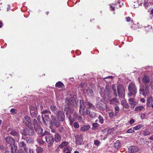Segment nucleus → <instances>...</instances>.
Returning a JSON list of instances; mask_svg holds the SVG:
<instances>
[{
	"label": "nucleus",
	"instance_id": "19",
	"mask_svg": "<svg viewBox=\"0 0 153 153\" xmlns=\"http://www.w3.org/2000/svg\"><path fill=\"white\" fill-rule=\"evenodd\" d=\"M33 124L36 131L38 134V122L37 120L35 119H33Z\"/></svg>",
	"mask_w": 153,
	"mask_h": 153
},
{
	"label": "nucleus",
	"instance_id": "64",
	"mask_svg": "<svg viewBox=\"0 0 153 153\" xmlns=\"http://www.w3.org/2000/svg\"><path fill=\"white\" fill-rule=\"evenodd\" d=\"M151 88L153 90V80L151 82Z\"/></svg>",
	"mask_w": 153,
	"mask_h": 153
},
{
	"label": "nucleus",
	"instance_id": "39",
	"mask_svg": "<svg viewBox=\"0 0 153 153\" xmlns=\"http://www.w3.org/2000/svg\"><path fill=\"white\" fill-rule=\"evenodd\" d=\"M87 92L89 95L91 96H92L94 94V92L92 90L88 89L87 90Z\"/></svg>",
	"mask_w": 153,
	"mask_h": 153
},
{
	"label": "nucleus",
	"instance_id": "29",
	"mask_svg": "<svg viewBox=\"0 0 153 153\" xmlns=\"http://www.w3.org/2000/svg\"><path fill=\"white\" fill-rule=\"evenodd\" d=\"M90 127L89 125L81 127L80 130L82 131H85L88 130Z\"/></svg>",
	"mask_w": 153,
	"mask_h": 153
},
{
	"label": "nucleus",
	"instance_id": "32",
	"mask_svg": "<svg viewBox=\"0 0 153 153\" xmlns=\"http://www.w3.org/2000/svg\"><path fill=\"white\" fill-rule=\"evenodd\" d=\"M63 84L61 82L59 81L56 83L55 86L56 87L60 88L63 87Z\"/></svg>",
	"mask_w": 153,
	"mask_h": 153
},
{
	"label": "nucleus",
	"instance_id": "59",
	"mask_svg": "<svg viewBox=\"0 0 153 153\" xmlns=\"http://www.w3.org/2000/svg\"><path fill=\"white\" fill-rule=\"evenodd\" d=\"M126 19L127 22H129L131 20L130 18L129 17H126Z\"/></svg>",
	"mask_w": 153,
	"mask_h": 153
},
{
	"label": "nucleus",
	"instance_id": "13",
	"mask_svg": "<svg viewBox=\"0 0 153 153\" xmlns=\"http://www.w3.org/2000/svg\"><path fill=\"white\" fill-rule=\"evenodd\" d=\"M65 102L68 106L71 105L73 106H74L76 103V101L74 97H71L70 98L69 101L68 99H66L65 100Z\"/></svg>",
	"mask_w": 153,
	"mask_h": 153
},
{
	"label": "nucleus",
	"instance_id": "1",
	"mask_svg": "<svg viewBox=\"0 0 153 153\" xmlns=\"http://www.w3.org/2000/svg\"><path fill=\"white\" fill-rule=\"evenodd\" d=\"M79 102L80 105L79 111L81 115L85 116L86 114H87L92 118L95 116L96 114V112L89 111L87 109L90 108L93 111H95L96 109L94 105L88 102H84L81 100H80Z\"/></svg>",
	"mask_w": 153,
	"mask_h": 153
},
{
	"label": "nucleus",
	"instance_id": "9",
	"mask_svg": "<svg viewBox=\"0 0 153 153\" xmlns=\"http://www.w3.org/2000/svg\"><path fill=\"white\" fill-rule=\"evenodd\" d=\"M52 120L51 121V124L53 125L56 127H58L60 125L59 120H58L54 116H51Z\"/></svg>",
	"mask_w": 153,
	"mask_h": 153
},
{
	"label": "nucleus",
	"instance_id": "26",
	"mask_svg": "<svg viewBox=\"0 0 153 153\" xmlns=\"http://www.w3.org/2000/svg\"><path fill=\"white\" fill-rule=\"evenodd\" d=\"M24 140H26L27 143H33L34 141L33 139L30 137H26Z\"/></svg>",
	"mask_w": 153,
	"mask_h": 153
},
{
	"label": "nucleus",
	"instance_id": "60",
	"mask_svg": "<svg viewBox=\"0 0 153 153\" xmlns=\"http://www.w3.org/2000/svg\"><path fill=\"white\" fill-rule=\"evenodd\" d=\"M43 149L42 148L39 147V153H41L43 151Z\"/></svg>",
	"mask_w": 153,
	"mask_h": 153
},
{
	"label": "nucleus",
	"instance_id": "18",
	"mask_svg": "<svg viewBox=\"0 0 153 153\" xmlns=\"http://www.w3.org/2000/svg\"><path fill=\"white\" fill-rule=\"evenodd\" d=\"M24 133L25 135H32L33 134V130L31 128L24 129Z\"/></svg>",
	"mask_w": 153,
	"mask_h": 153
},
{
	"label": "nucleus",
	"instance_id": "56",
	"mask_svg": "<svg viewBox=\"0 0 153 153\" xmlns=\"http://www.w3.org/2000/svg\"><path fill=\"white\" fill-rule=\"evenodd\" d=\"M70 121V124L71 125H72L73 124V123L74 121V119L72 120H69Z\"/></svg>",
	"mask_w": 153,
	"mask_h": 153
},
{
	"label": "nucleus",
	"instance_id": "14",
	"mask_svg": "<svg viewBox=\"0 0 153 153\" xmlns=\"http://www.w3.org/2000/svg\"><path fill=\"white\" fill-rule=\"evenodd\" d=\"M45 138L48 146H51L53 144L54 140L53 137L49 136L45 137Z\"/></svg>",
	"mask_w": 153,
	"mask_h": 153
},
{
	"label": "nucleus",
	"instance_id": "12",
	"mask_svg": "<svg viewBox=\"0 0 153 153\" xmlns=\"http://www.w3.org/2000/svg\"><path fill=\"white\" fill-rule=\"evenodd\" d=\"M96 106L97 108L102 110H105L107 107L106 104L102 101L97 102L96 104Z\"/></svg>",
	"mask_w": 153,
	"mask_h": 153
},
{
	"label": "nucleus",
	"instance_id": "27",
	"mask_svg": "<svg viewBox=\"0 0 153 153\" xmlns=\"http://www.w3.org/2000/svg\"><path fill=\"white\" fill-rule=\"evenodd\" d=\"M50 109L51 111L55 114H56L58 110L57 108L54 105H51Z\"/></svg>",
	"mask_w": 153,
	"mask_h": 153
},
{
	"label": "nucleus",
	"instance_id": "46",
	"mask_svg": "<svg viewBox=\"0 0 153 153\" xmlns=\"http://www.w3.org/2000/svg\"><path fill=\"white\" fill-rule=\"evenodd\" d=\"M5 150V147L3 146L0 145V151H1L2 152H3Z\"/></svg>",
	"mask_w": 153,
	"mask_h": 153
},
{
	"label": "nucleus",
	"instance_id": "55",
	"mask_svg": "<svg viewBox=\"0 0 153 153\" xmlns=\"http://www.w3.org/2000/svg\"><path fill=\"white\" fill-rule=\"evenodd\" d=\"M113 78V77L112 76H108L107 77L104 78L103 79L105 80V79H108V78H110L111 79H112Z\"/></svg>",
	"mask_w": 153,
	"mask_h": 153
},
{
	"label": "nucleus",
	"instance_id": "7",
	"mask_svg": "<svg viewBox=\"0 0 153 153\" xmlns=\"http://www.w3.org/2000/svg\"><path fill=\"white\" fill-rule=\"evenodd\" d=\"M51 113L50 111L48 110H44L42 112V117L43 120V122L45 123V121H48L49 120V116L48 115L47 113Z\"/></svg>",
	"mask_w": 153,
	"mask_h": 153
},
{
	"label": "nucleus",
	"instance_id": "4",
	"mask_svg": "<svg viewBox=\"0 0 153 153\" xmlns=\"http://www.w3.org/2000/svg\"><path fill=\"white\" fill-rule=\"evenodd\" d=\"M128 88L130 92L128 94V97L134 95L136 94L137 92V88L134 83H130L128 85Z\"/></svg>",
	"mask_w": 153,
	"mask_h": 153
},
{
	"label": "nucleus",
	"instance_id": "28",
	"mask_svg": "<svg viewBox=\"0 0 153 153\" xmlns=\"http://www.w3.org/2000/svg\"><path fill=\"white\" fill-rule=\"evenodd\" d=\"M71 148L69 146L65 147L64 149L63 152L64 153H71Z\"/></svg>",
	"mask_w": 153,
	"mask_h": 153
},
{
	"label": "nucleus",
	"instance_id": "31",
	"mask_svg": "<svg viewBox=\"0 0 153 153\" xmlns=\"http://www.w3.org/2000/svg\"><path fill=\"white\" fill-rule=\"evenodd\" d=\"M85 85V84H80L78 87V89L79 91H84L85 89L84 88V86Z\"/></svg>",
	"mask_w": 153,
	"mask_h": 153
},
{
	"label": "nucleus",
	"instance_id": "36",
	"mask_svg": "<svg viewBox=\"0 0 153 153\" xmlns=\"http://www.w3.org/2000/svg\"><path fill=\"white\" fill-rule=\"evenodd\" d=\"M143 134L145 136H148L151 134V133L149 130L146 129L143 131Z\"/></svg>",
	"mask_w": 153,
	"mask_h": 153
},
{
	"label": "nucleus",
	"instance_id": "38",
	"mask_svg": "<svg viewBox=\"0 0 153 153\" xmlns=\"http://www.w3.org/2000/svg\"><path fill=\"white\" fill-rule=\"evenodd\" d=\"M24 150L26 153H33L32 150L30 149H28L27 147L25 148H24Z\"/></svg>",
	"mask_w": 153,
	"mask_h": 153
},
{
	"label": "nucleus",
	"instance_id": "49",
	"mask_svg": "<svg viewBox=\"0 0 153 153\" xmlns=\"http://www.w3.org/2000/svg\"><path fill=\"white\" fill-rule=\"evenodd\" d=\"M149 2H147V0H145L144 2L143 3L144 6L145 7H147L149 4Z\"/></svg>",
	"mask_w": 153,
	"mask_h": 153
},
{
	"label": "nucleus",
	"instance_id": "17",
	"mask_svg": "<svg viewBox=\"0 0 153 153\" xmlns=\"http://www.w3.org/2000/svg\"><path fill=\"white\" fill-rule=\"evenodd\" d=\"M128 100L129 103L131 108L134 107L137 104V102L135 101V99L134 98H129Z\"/></svg>",
	"mask_w": 153,
	"mask_h": 153
},
{
	"label": "nucleus",
	"instance_id": "5",
	"mask_svg": "<svg viewBox=\"0 0 153 153\" xmlns=\"http://www.w3.org/2000/svg\"><path fill=\"white\" fill-rule=\"evenodd\" d=\"M139 89L140 94H142L144 96H146L149 92L148 86L145 85V86L143 85H140Z\"/></svg>",
	"mask_w": 153,
	"mask_h": 153
},
{
	"label": "nucleus",
	"instance_id": "54",
	"mask_svg": "<svg viewBox=\"0 0 153 153\" xmlns=\"http://www.w3.org/2000/svg\"><path fill=\"white\" fill-rule=\"evenodd\" d=\"M77 118V119L78 120L80 121H82V118L80 116H79Z\"/></svg>",
	"mask_w": 153,
	"mask_h": 153
},
{
	"label": "nucleus",
	"instance_id": "20",
	"mask_svg": "<svg viewBox=\"0 0 153 153\" xmlns=\"http://www.w3.org/2000/svg\"><path fill=\"white\" fill-rule=\"evenodd\" d=\"M150 81V77L149 76L147 75L144 76L142 79V81L145 84L149 83Z\"/></svg>",
	"mask_w": 153,
	"mask_h": 153
},
{
	"label": "nucleus",
	"instance_id": "58",
	"mask_svg": "<svg viewBox=\"0 0 153 153\" xmlns=\"http://www.w3.org/2000/svg\"><path fill=\"white\" fill-rule=\"evenodd\" d=\"M146 117V115L144 114H142L141 115V117L142 119H143L145 118Z\"/></svg>",
	"mask_w": 153,
	"mask_h": 153
},
{
	"label": "nucleus",
	"instance_id": "40",
	"mask_svg": "<svg viewBox=\"0 0 153 153\" xmlns=\"http://www.w3.org/2000/svg\"><path fill=\"white\" fill-rule=\"evenodd\" d=\"M112 88L114 92V95L116 96L117 97V94L116 92V86L115 85L113 84L112 85Z\"/></svg>",
	"mask_w": 153,
	"mask_h": 153
},
{
	"label": "nucleus",
	"instance_id": "10",
	"mask_svg": "<svg viewBox=\"0 0 153 153\" xmlns=\"http://www.w3.org/2000/svg\"><path fill=\"white\" fill-rule=\"evenodd\" d=\"M56 115L58 119L60 121L62 122L65 120V116L62 111H58Z\"/></svg>",
	"mask_w": 153,
	"mask_h": 153
},
{
	"label": "nucleus",
	"instance_id": "35",
	"mask_svg": "<svg viewBox=\"0 0 153 153\" xmlns=\"http://www.w3.org/2000/svg\"><path fill=\"white\" fill-rule=\"evenodd\" d=\"M68 143L66 141H64L62 143L59 145V147L60 148H63L65 146H67Z\"/></svg>",
	"mask_w": 153,
	"mask_h": 153
},
{
	"label": "nucleus",
	"instance_id": "3",
	"mask_svg": "<svg viewBox=\"0 0 153 153\" xmlns=\"http://www.w3.org/2000/svg\"><path fill=\"white\" fill-rule=\"evenodd\" d=\"M50 133L46 131H43V130L39 126V143L43 144L45 142L42 140V137L46 135H50Z\"/></svg>",
	"mask_w": 153,
	"mask_h": 153
},
{
	"label": "nucleus",
	"instance_id": "22",
	"mask_svg": "<svg viewBox=\"0 0 153 153\" xmlns=\"http://www.w3.org/2000/svg\"><path fill=\"white\" fill-rule=\"evenodd\" d=\"M153 102V98L151 97H150L147 100V105L148 107H151V105Z\"/></svg>",
	"mask_w": 153,
	"mask_h": 153
},
{
	"label": "nucleus",
	"instance_id": "47",
	"mask_svg": "<svg viewBox=\"0 0 153 153\" xmlns=\"http://www.w3.org/2000/svg\"><path fill=\"white\" fill-rule=\"evenodd\" d=\"M94 144L96 146H98L100 143V142L97 140H95L94 141Z\"/></svg>",
	"mask_w": 153,
	"mask_h": 153
},
{
	"label": "nucleus",
	"instance_id": "61",
	"mask_svg": "<svg viewBox=\"0 0 153 153\" xmlns=\"http://www.w3.org/2000/svg\"><path fill=\"white\" fill-rule=\"evenodd\" d=\"M110 7L111 8V10L114 11L115 10L114 7L110 5Z\"/></svg>",
	"mask_w": 153,
	"mask_h": 153
},
{
	"label": "nucleus",
	"instance_id": "50",
	"mask_svg": "<svg viewBox=\"0 0 153 153\" xmlns=\"http://www.w3.org/2000/svg\"><path fill=\"white\" fill-rule=\"evenodd\" d=\"M10 113L12 114H14L16 113V110L14 108H12L10 111Z\"/></svg>",
	"mask_w": 153,
	"mask_h": 153
},
{
	"label": "nucleus",
	"instance_id": "2",
	"mask_svg": "<svg viewBox=\"0 0 153 153\" xmlns=\"http://www.w3.org/2000/svg\"><path fill=\"white\" fill-rule=\"evenodd\" d=\"M5 140L10 145L9 147L11 149V152L14 153V152H15V150L17 149V147L15 144L14 140L12 137L8 136L6 137Z\"/></svg>",
	"mask_w": 153,
	"mask_h": 153
},
{
	"label": "nucleus",
	"instance_id": "11",
	"mask_svg": "<svg viewBox=\"0 0 153 153\" xmlns=\"http://www.w3.org/2000/svg\"><path fill=\"white\" fill-rule=\"evenodd\" d=\"M76 143L77 145H81L83 141L82 135V134H77L75 136Z\"/></svg>",
	"mask_w": 153,
	"mask_h": 153
},
{
	"label": "nucleus",
	"instance_id": "57",
	"mask_svg": "<svg viewBox=\"0 0 153 153\" xmlns=\"http://www.w3.org/2000/svg\"><path fill=\"white\" fill-rule=\"evenodd\" d=\"M51 129V131L53 133H55L56 132V130L55 129L51 127H50Z\"/></svg>",
	"mask_w": 153,
	"mask_h": 153
},
{
	"label": "nucleus",
	"instance_id": "23",
	"mask_svg": "<svg viewBox=\"0 0 153 153\" xmlns=\"http://www.w3.org/2000/svg\"><path fill=\"white\" fill-rule=\"evenodd\" d=\"M120 142L119 140H117L114 143V146L117 149H119L121 147Z\"/></svg>",
	"mask_w": 153,
	"mask_h": 153
},
{
	"label": "nucleus",
	"instance_id": "15",
	"mask_svg": "<svg viewBox=\"0 0 153 153\" xmlns=\"http://www.w3.org/2000/svg\"><path fill=\"white\" fill-rule=\"evenodd\" d=\"M30 113L33 117H36L38 114V110L36 108L32 107L30 109Z\"/></svg>",
	"mask_w": 153,
	"mask_h": 153
},
{
	"label": "nucleus",
	"instance_id": "16",
	"mask_svg": "<svg viewBox=\"0 0 153 153\" xmlns=\"http://www.w3.org/2000/svg\"><path fill=\"white\" fill-rule=\"evenodd\" d=\"M128 150L130 153L135 152L139 150V148L136 146H131L128 148Z\"/></svg>",
	"mask_w": 153,
	"mask_h": 153
},
{
	"label": "nucleus",
	"instance_id": "30",
	"mask_svg": "<svg viewBox=\"0 0 153 153\" xmlns=\"http://www.w3.org/2000/svg\"><path fill=\"white\" fill-rule=\"evenodd\" d=\"M55 141L56 142H59L61 140V137L58 134H56L55 135Z\"/></svg>",
	"mask_w": 153,
	"mask_h": 153
},
{
	"label": "nucleus",
	"instance_id": "34",
	"mask_svg": "<svg viewBox=\"0 0 153 153\" xmlns=\"http://www.w3.org/2000/svg\"><path fill=\"white\" fill-rule=\"evenodd\" d=\"M143 109H144V107L143 106L141 105L136 107L135 111L139 112L142 111Z\"/></svg>",
	"mask_w": 153,
	"mask_h": 153
},
{
	"label": "nucleus",
	"instance_id": "25",
	"mask_svg": "<svg viewBox=\"0 0 153 153\" xmlns=\"http://www.w3.org/2000/svg\"><path fill=\"white\" fill-rule=\"evenodd\" d=\"M121 104L124 108L126 109L129 108V106L126 101L122 100L121 101Z\"/></svg>",
	"mask_w": 153,
	"mask_h": 153
},
{
	"label": "nucleus",
	"instance_id": "43",
	"mask_svg": "<svg viewBox=\"0 0 153 153\" xmlns=\"http://www.w3.org/2000/svg\"><path fill=\"white\" fill-rule=\"evenodd\" d=\"M99 119V122L101 124H102L103 123L104 120L102 117L101 116H99L98 117Z\"/></svg>",
	"mask_w": 153,
	"mask_h": 153
},
{
	"label": "nucleus",
	"instance_id": "8",
	"mask_svg": "<svg viewBox=\"0 0 153 153\" xmlns=\"http://www.w3.org/2000/svg\"><path fill=\"white\" fill-rule=\"evenodd\" d=\"M31 119L29 116L26 115L24 117L23 120V122L26 126L28 127L30 126L31 124Z\"/></svg>",
	"mask_w": 153,
	"mask_h": 153
},
{
	"label": "nucleus",
	"instance_id": "37",
	"mask_svg": "<svg viewBox=\"0 0 153 153\" xmlns=\"http://www.w3.org/2000/svg\"><path fill=\"white\" fill-rule=\"evenodd\" d=\"M117 112H111L108 113L109 116L111 118L116 116L117 114Z\"/></svg>",
	"mask_w": 153,
	"mask_h": 153
},
{
	"label": "nucleus",
	"instance_id": "48",
	"mask_svg": "<svg viewBox=\"0 0 153 153\" xmlns=\"http://www.w3.org/2000/svg\"><path fill=\"white\" fill-rule=\"evenodd\" d=\"M74 126L75 128H78L79 127V124L77 122H75L74 123Z\"/></svg>",
	"mask_w": 153,
	"mask_h": 153
},
{
	"label": "nucleus",
	"instance_id": "33",
	"mask_svg": "<svg viewBox=\"0 0 153 153\" xmlns=\"http://www.w3.org/2000/svg\"><path fill=\"white\" fill-rule=\"evenodd\" d=\"M19 145L20 147L22 148H26V144L25 142L23 141H20L19 143Z\"/></svg>",
	"mask_w": 153,
	"mask_h": 153
},
{
	"label": "nucleus",
	"instance_id": "63",
	"mask_svg": "<svg viewBox=\"0 0 153 153\" xmlns=\"http://www.w3.org/2000/svg\"><path fill=\"white\" fill-rule=\"evenodd\" d=\"M140 101L142 102H144L146 101V100L144 98H141L140 99Z\"/></svg>",
	"mask_w": 153,
	"mask_h": 153
},
{
	"label": "nucleus",
	"instance_id": "24",
	"mask_svg": "<svg viewBox=\"0 0 153 153\" xmlns=\"http://www.w3.org/2000/svg\"><path fill=\"white\" fill-rule=\"evenodd\" d=\"M110 103L113 105H117L119 103V100L117 99L114 98L110 100Z\"/></svg>",
	"mask_w": 153,
	"mask_h": 153
},
{
	"label": "nucleus",
	"instance_id": "6",
	"mask_svg": "<svg viewBox=\"0 0 153 153\" xmlns=\"http://www.w3.org/2000/svg\"><path fill=\"white\" fill-rule=\"evenodd\" d=\"M117 93L119 97L123 98L125 95L124 87L123 85H119L117 87Z\"/></svg>",
	"mask_w": 153,
	"mask_h": 153
},
{
	"label": "nucleus",
	"instance_id": "52",
	"mask_svg": "<svg viewBox=\"0 0 153 153\" xmlns=\"http://www.w3.org/2000/svg\"><path fill=\"white\" fill-rule=\"evenodd\" d=\"M17 149H16V150H15V152H14V153H25L24 151L23 150H20L19 151H18V152H17ZM11 153H13L11 152Z\"/></svg>",
	"mask_w": 153,
	"mask_h": 153
},
{
	"label": "nucleus",
	"instance_id": "53",
	"mask_svg": "<svg viewBox=\"0 0 153 153\" xmlns=\"http://www.w3.org/2000/svg\"><path fill=\"white\" fill-rule=\"evenodd\" d=\"M135 122L134 119H131L129 121V123L131 125L134 123Z\"/></svg>",
	"mask_w": 153,
	"mask_h": 153
},
{
	"label": "nucleus",
	"instance_id": "62",
	"mask_svg": "<svg viewBox=\"0 0 153 153\" xmlns=\"http://www.w3.org/2000/svg\"><path fill=\"white\" fill-rule=\"evenodd\" d=\"M74 117L76 118H77L79 116V115L76 113H74Z\"/></svg>",
	"mask_w": 153,
	"mask_h": 153
},
{
	"label": "nucleus",
	"instance_id": "42",
	"mask_svg": "<svg viewBox=\"0 0 153 153\" xmlns=\"http://www.w3.org/2000/svg\"><path fill=\"white\" fill-rule=\"evenodd\" d=\"M134 8H135L138 7L139 6V4L137 1H136L134 2V3L133 4Z\"/></svg>",
	"mask_w": 153,
	"mask_h": 153
},
{
	"label": "nucleus",
	"instance_id": "41",
	"mask_svg": "<svg viewBox=\"0 0 153 153\" xmlns=\"http://www.w3.org/2000/svg\"><path fill=\"white\" fill-rule=\"evenodd\" d=\"M142 125L139 124L136 126L133 127L134 130H137L139 129H140L141 127H142Z\"/></svg>",
	"mask_w": 153,
	"mask_h": 153
},
{
	"label": "nucleus",
	"instance_id": "44",
	"mask_svg": "<svg viewBox=\"0 0 153 153\" xmlns=\"http://www.w3.org/2000/svg\"><path fill=\"white\" fill-rule=\"evenodd\" d=\"M93 127L92 129L93 130L95 129V128L98 127L99 126V125L97 123H94L93 124Z\"/></svg>",
	"mask_w": 153,
	"mask_h": 153
},
{
	"label": "nucleus",
	"instance_id": "51",
	"mask_svg": "<svg viewBox=\"0 0 153 153\" xmlns=\"http://www.w3.org/2000/svg\"><path fill=\"white\" fill-rule=\"evenodd\" d=\"M114 109H115V111H116V112H118L119 111H120V108L118 106H116L114 108Z\"/></svg>",
	"mask_w": 153,
	"mask_h": 153
},
{
	"label": "nucleus",
	"instance_id": "21",
	"mask_svg": "<svg viewBox=\"0 0 153 153\" xmlns=\"http://www.w3.org/2000/svg\"><path fill=\"white\" fill-rule=\"evenodd\" d=\"M9 134L14 137L17 138H19V133L13 130H11L9 132Z\"/></svg>",
	"mask_w": 153,
	"mask_h": 153
},
{
	"label": "nucleus",
	"instance_id": "45",
	"mask_svg": "<svg viewBox=\"0 0 153 153\" xmlns=\"http://www.w3.org/2000/svg\"><path fill=\"white\" fill-rule=\"evenodd\" d=\"M134 132V128H131L129 129L126 132L127 133H131Z\"/></svg>",
	"mask_w": 153,
	"mask_h": 153
}]
</instances>
